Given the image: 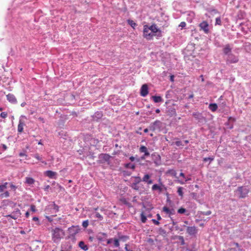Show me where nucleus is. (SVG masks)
<instances>
[{
  "instance_id": "nucleus-47",
  "label": "nucleus",
  "mask_w": 251,
  "mask_h": 251,
  "mask_svg": "<svg viewBox=\"0 0 251 251\" xmlns=\"http://www.w3.org/2000/svg\"><path fill=\"white\" fill-rule=\"evenodd\" d=\"M142 181L141 178L139 176L136 177V183H139L140 181Z\"/></svg>"
},
{
  "instance_id": "nucleus-35",
  "label": "nucleus",
  "mask_w": 251,
  "mask_h": 251,
  "mask_svg": "<svg viewBox=\"0 0 251 251\" xmlns=\"http://www.w3.org/2000/svg\"><path fill=\"white\" fill-rule=\"evenodd\" d=\"M128 23L132 27H134L136 24H135V23H134L133 21L132 20H128Z\"/></svg>"
},
{
  "instance_id": "nucleus-54",
  "label": "nucleus",
  "mask_w": 251,
  "mask_h": 251,
  "mask_svg": "<svg viewBox=\"0 0 251 251\" xmlns=\"http://www.w3.org/2000/svg\"><path fill=\"white\" fill-rule=\"evenodd\" d=\"M2 147L3 149V150H6L7 149V147L5 145V144H2Z\"/></svg>"
},
{
  "instance_id": "nucleus-40",
  "label": "nucleus",
  "mask_w": 251,
  "mask_h": 251,
  "mask_svg": "<svg viewBox=\"0 0 251 251\" xmlns=\"http://www.w3.org/2000/svg\"><path fill=\"white\" fill-rule=\"evenodd\" d=\"M34 157H35L36 159H37V160H39V161H41L42 160V157H41L40 156V155H39V154H35L33 155Z\"/></svg>"
},
{
  "instance_id": "nucleus-2",
  "label": "nucleus",
  "mask_w": 251,
  "mask_h": 251,
  "mask_svg": "<svg viewBox=\"0 0 251 251\" xmlns=\"http://www.w3.org/2000/svg\"><path fill=\"white\" fill-rule=\"evenodd\" d=\"M249 189L246 187H239L235 191V195L238 196L240 198H244L246 197L249 193Z\"/></svg>"
},
{
  "instance_id": "nucleus-42",
  "label": "nucleus",
  "mask_w": 251,
  "mask_h": 251,
  "mask_svg": "<svg viewBox=\"0 0 251 251\" xmlns=\"http://www.w3.org/2000/svg\"><path fill=\"white\" fill-rule=\"evenodd\" d=\"M30 210L33 212H35L36 211V207L34 205H31L30 206Z\"/></svg>"
},
{
  "instance_id": "nucleus-41",
  "label": "nucleus",
  "mask_w": 251,
  "mask_h": 251,
  "mask_svg": "<svg viewBox=\"0 0 251 251\" xmlns=\"http://www.w3.org/2000/svg\"><path fill=\"white\" fill-rule=\"evenodd\" d=\"M213 160H214L213 157H206V158H204L203 159L204 161H205V162H207L208 161H212Z\"/></svg>"
},
{
  "instance_id": "nucleus-16",
  "label": "nucleus",
  "mask_w": 251,
  "mask_h": 251,
  "mask_svg": "<svg viewBox=\"0 0 251 251\" xmlns=\"http://www.w3.org/2000/svg\"><path fill=\"white\" fill-rule=\"evenodd\" d=\"M7 100L11 103H17V100L15 96L12 94H8L6 95Z\"/></svg>"
},
{
  "instance_id": "nucleus-8",
  "label": "nucleus",
  "mask_w": 251,
  "mask_h": 251,
  "mask_svg": "<svg viewBox=\"0 0 251 251\" xmlns=\"http://www.w3.org/2000/svg\"><path fill=\"white\" fill-rule=\"evenodd\" d=\"M23 118L26 119V117L24 115H22L20 117L19 124L18 126V131L19 132H22L23 131L24 126L25 125V121L22 120Z\"/></svg>"
},
{
  "instance_id": "nucleus-24",
  "label": "nucleus",
  "mask_w": 251,
  "mask_h": 251,
  "mask_svg": "<svg viewBox=\"0 0 251 251\" xmlns=\"http://www.w3.org/2000/svg\"><path fill=\"white\" fill-rule=\"evenodd\" d=\"M152 99L155 102H160L163 101V99L160 96H153Z\"/></svg>"
},
{
  "instance_id": "nucleus-50",
  "label": "nucleus",
  "mask_w": 251,
  "mask_h": 251,
  "mask_svg": "<svg viewBox=\"0 0 251 251\" xmlns=\"http://www.w3.org/2000/svg\"><path fill=\"white\" fill-rule=\"evenodd\" d=\"M179 239L182 240L181 244L182 245H184V239H183V237H182V236H180L179 237Z\"/></svg>"
},
{
  "instance_id": "nucleus-60",
  "label": "nucleus",
  "mask_w": 251,
  "mask_h": 251,
  "mask_svg": "<svg viewBox=\"0 0 251 251\" xmlns=\"http://www.w3.org/2000/svg\"><path fill=\"white\" fill-rule=\"evenodd\" d=\"M185 182H187V181L191 180V178L190 177H187L186 178H185Z\"/></svg>"
},
{
  "instance_id": "nucleus-9",
  "label": "nucleus",
  "mask_w": 251,
  "mask_h": 251,
  "mask_svg": "<svg viewBox=\"0 0 251 251\" xmlns=\"http://www.w3.org/2000/svg\"><path fill=\"white\" fill-rule=\"evenodd\" d=\"M161 122L159 121H156L152 124H151L149 126V129L152 131L159 129L160 127Z\"/></svg>"
},
{
  "instance_id": "nucleus-14",
  "label": "nucleus",
  "mask_w": 251,
  "mask_h": 251,
  "mask_svg": "<svg viewBox=\"0 0 251 251\" xmlns=\"http://www.w3.org/2000/svg\"><path fill=\"white\" fill-rule=\"evenodd\" d=\"M151 176L149 174H146L144 175L142 179V181L148 184H152L153 181L151 179Z\"/></svg>"
},
{
  "instance_id": "nucleus-43",
  "label": "nucleus",
  "mask_w": 251,
  "mask_h": 251,
  "mask_svg": "<svg viewBox=\"0 0 251 251\" xmlns=\"http://www.w3.org/2000/svg\"><path fill=\"white\" fill-rule=\"evenodd\" d=\"M185 26H186V23L184 22H181L179 25V26L181 27V28H183V27H185Z\"/></svg>"
},
{
  "instance_id": "nucleus-27",
  "label": "nucleus",
  "mask_w": 251,
  "mask_h": 251,
  "mask_svg": "<svg viewBox=\"0 0 251 251\" xmlns=\"http://www.w3.org/2000/svg\"><path fill=\"white\" fill-rule=\"evenodd\" d=\"M125 166L127 168L131 169L132 170H134L135 167V165L131 163H126L125 164Z\"/></svg>"
},
{
  "instance_id": "nucleus-39",
  "label": "nucleus",
  "mask_w": 251,
  "mask_h": 251,
  "mask_svg": "<svg viewBox=\"0 0 251 251\" xmlns=\"http://www.w3.org/2000/svg\"><path fill=\"white\" fill-rule=\"evenodd\" d=\"M7 113L5 112H1L0 115V117L2 118H5L7 117Z\"/></svg>"
},
{
  "instance_id": "nucleus-18",
  "label": "nucleus",
  "mask_w": 251,
  "mask_h": 251,
  "mask_svg": "<svg viewBox=\"0 0 251 251\" xmlns=\"http://www.w3.org/2000/svg\"><path fill=\"white\" fill-rule=\"evenodd\" d=\"M139 151L140 152H143V153H144V156H149L150 155V153L148 151V150L147 149V148L144 146H142L140 149H139Z\"/></svg>"
},
{
  "instance_id": "nucleus-23",
  "label": "nucleus",
  "mask_w": 251,
  "mask_h": 251,
  "mask_svg": "<svg viewBox=\"0 0 251 251\" xmlns=\"http://www.w3.org/2000/svg\"><path fill=\"white\" fill-rule=\"evenodd\" d=\"M208 107L211 111L215 112L217 110L218 106L216 103H210Z\"/></svg>"
},
{
  "instance_id": "nucleus-20",
  "label": "nucleus",
  "mask_w": 251,
  "mask_h": 251,
  "mask_svg": "<svg viewBox=\"0 0 251 251\" xmlns=\"http://www.w3.org/2000/svg\"><path fill=\"white\" fill-rule=\"evenodd\" d=\"M232 48L230 47V45L229 44L226 45L223 49L224 53L225 54H229V53H230L231 51Z\"/></svg>"
},
{
  "instance_id": "nucleus-32",
  "label": "nucleus",
  "mask_w": 251,
  "mask_h": 251,
  "mask_svg": "<svg viewBox=\"0 0 251 251\" xmlns=\"http://www.w3.org/2000/svg\"><path fill=\"white\" fill-rule=\"evenodd\" d=\"M221 20L220 17H217L216 18V23L215 25H221Z\"/></svg>"
},
{
  "instance_id": "nucleus-38",
  "label": "nucleus",
  "mask_w": 251,
  "mask_h": 251,
  "mask_svg": "<svg viewBox=\"0 0 251 251\" xmlns=\"http://www.w3.org/2000/svg\"><path fill=\"white\" fill-rule=\"evenodd\" d=\"M53 209L55 210V212H57L59 210V206L55 204L54 203L52 204Z\"/></svg>"
},
{
  "instance_id": "nucleus-26",
  "label": "nucleus",
  "mask_w": 251,
  "mask_h": 251,
  "mask_svg": "<svg viewBox=\"0 0 251 251\" xmlns=\"http://www.w3.org/2000/svg\"><path fill=\"white\" fill-rule=\"evenodd\" d=\"M7 182H5L2 185H0V192L4 191V189H5L7 188Z\"/></svg>"
},
{
  "instance_id": "nucleus-7",
  "label": "nucleus",
  "mask_w": 251,
  "mask_h": 251,
  "mask_svg": "<svg viewBox=\"0 0 251 251\" xmlns=\"http://www.w3.org/2000/svg\"><path fill=\"white\" fill-rule=\"evenodd\" d=\"M80 229L78 226H72L68 228V232L71 236H74L79 231Z\"/></svg>"
},
{
  "instance_id": "nucleus-30",
  "label": "nucleus",
  "mask_w": 251,
  "mask_h": 251,
  "mask_svg": "<svg viewBox=\"0 0 251 251\" xmlns=\"http://www.w3.org/2000/svg\"><path fill=\"white\" fill-rule=\"evenodd\" d=\"M9 196V193L8 191H6L3 194H1L0 195V197L1 198H7Z\"/></svg>"
},
{
  "instance_id": "nucleus-48",
  "label": "nucleus",
  "mask_w": 251,
  "mask_h": 251,
  "mask_svg": "<svg viewBox=\"0 0 251 251\" xmlns=\"http://www.w3.org/2000/svg\"><path fill=\"white\" fill-rule=\"evenodd\" d=\"M10 187L12 189H13L14 190H15L16 189V187L12 184H10Z\"/></svg>"
},
{
  "instance_id": "nucleus-25",
  "label": "nucleus",
  "mask_w": 251,
  "mask_h": 251,
  "mask_svg": "<svg viewBox=\"0 0 251 251\" xmlns=\"http://www.w3.org/2000/svg\"><path fill=\"white\" fill-rule=\"evenodd\" d=\"M141 220L143 223H145L147 220V216L145 215L144 212H142L140 215Z\"/></svg>"
},
{
  "instance_id": "nucleus-34",
  "label": "nucleus",
  "mask_w": 251,
  "mask_h": 251,
  "mask_svg": "<svg viewBox=\"0 0 251 251\" xmlns=\"http://www.w3.org/2000/svg\"><path fill=\"white\" fill-rule=\"evenodd\" d=\"M137 184L138 183L136 182L132 183L131 185V187L134 189L138 190L139 187L138 186Z\"/></svg>"
},
{
  "instance_id": "nucleus-19",
  "label": "nucleus",
  "mask_w": 251,
  "mask_h": 251,
  "mask_svg": "<svg viewBox=\"0 0 251 251\" xmlns=\"http://www.w3.org/2000/svg\"><path fill=\"white\" fill-rule=\"evenodd\" d=\"M35 182V180L30 177H25V183L28 184L29 186H32Z\"/></svg>"
},
{
  "instance_id": "nucleus-56",
  "label": "nucleus",
  "mask_w": 251,
  "mask_h": 251,
  "mask_svg": "<svg viewBox=\"0 0 251 251\" xmlns=\"http://www.w3.org/2000/svg\"><path fill=\"white\" fill-rule=\"evenodd\" d=\"M129 159L131 161H133L135 160V157L133 156H131L129 157Z\"/></svg>"
},
{
  "instance_id": "nucleus-31",
  "label": "nucleus",
  "mask_w": 251,
  "mask_h": 251,
  "mask_svg": "<svg viewBox=\"0 0 251 251\" xmlns=\"http://www.w3.org/2000/svg\"><path fill=\"white\" fill-rule=\"evenodd\" d=\"M95 217L100 220H102L103 219L102 216L98 212H96L95 214Z\"/></svg>"
},
{
  "instance_id": "nucleus-15",
  "label": "nucleus",
  "mask_w": 251,
  "mask_h": 251,
  "mask_svg": "<svg viewBox=\"0 0 251 251\" xmlns=\"http://www.w3.org/2000/svg\"><path fill=\"white\" fill-rule=\"evenodd\" d=\"M163 211L165 212L166 214H168L169 217L171 215H174L175 214V210L173 208L170 209L167 206H164L163 207Z\"/></svg>"
},
{
  "instance_id": "nucleus-5",
  "label": "nucleus",
  "mask_w": 251,
  "mask_h": 251,
  "mask_svg": "<svg viewBox=\"0 0 251 251\" xmlns=\"http://www.w3.org/2000/svg\"><path fill=\"white\" fill-rule=\"evenodd\" d=\"M21 213L19 209H16L11 214L5 216L6 217H10L13 219L16 220L20 217Z\"/></svg>"
},
{
  "instance_id": "nucleus-21",
  "label": "nucleus",
  "mask_w": 251,
  "mask_h": 251,
  "mask_svg": "<svg viewBox=\"0 0 251 251\" xmlns=\"http://www.w3.org/2000/svg\"><path fill=\"white\" fill-rule=\"evenodd\" d=\"M78 246L80 248L85 251H86L88 250L87 246L85 244L83 241H80L78 244Z\"/></svg>"
},
{
  "instance_id": "nucleus-37",
  "label": "nucleus",
  "mask_w": 251,
  "mask_h": 251,
  "mask_svg": "<svg viewBox=\"0 0 251 251\" xmlns=\"http://www.w3.org/2000/svg\"><path fill=\"white\" fill-rule=\"evenodd\" d=\"M88 224L89 223L88 220L84 221L82 223L83 227L84 228L87 227L88 226Z\"/></svg>"
},
{
  "instance_id": "nucleus-49",
  "label": "nucleus",
  "mask_w": 251,
  "mask_h": 251,
  "mask_svg": "<svg viewBox=\"0 0 251 251\" xmlns=\"http://www.w3.org/2000/svg\"><path fill=\"white\" fill-rule=\"evenodd\" d=\"M50 185H47L45 186V188H44L45 191H48V190L50 188Z\"/></svg>"
},
{
  "instance_id": "nucleus-51",
  "label": "nucleus",
  "mask_w": 251,
  "mask_h": 251,
  "mask_svg": "<svg viewBox=\"0 0 251 251\" xmlns=\"http://www.w3.org/2000/svg\"><path fill=\"white\" fill-rule=\"evenodd\" d=\"M156 216H157V220L158 221H159L161 219V216H160V215L159 214H157L156 215Z\"/></svg>"
},
{
  "instance_id": "nucleus-4",
  "label": "nucleus",
  "mask_w": 251,
  "mask_h": 251,
  "mask_svg": "<svg viewBox=\"0 0 251 251\" xmlns=\"http://www.w3.org/2000/svg\"><path fill=\"white\" fill-rule=\"evenodd\" d=\"M151 33L152 32L150 30L149 26L147 25H144L143 30L144 37L148 40H150L153 37Z\"/></svg>"
},
{
  "instance_id": "nucleus-53",
  "label": "nucleus",
  "mask_w": 251,
  "mask_h": 251,
  "mask_svg": "<svg viewBox=\"0 0 251 251\" xmlns=\"http://www.w3.org/2000/svg\"><path fill=\"white\" fill-rule=\"evenodd\" d=\"M127 237L126 236H121V237H120V239H123L124 240H126V239H127Z\"/></svg>"
},
{
  "instance_id": "nucleus-3",
  "label": "nucleus",
  "mask_w": 251,
  "mask_h": 251,
  "mask_svg": "<svg viewBox=\"0 0 251 251\" xmlns=\"http://www.w3.org/2000/svg\"><path fill=\"white\" fill-rule=\"evenodd\" d=\"M150 30L151 31L152 34L153 36H157L160 37L162 36L161 30L158 28L157 26L155 25H152L150 26H149Z\"/></svg>"
},
{
  "instance_id": "nucleus-22",
  "label": "nucleus",
  "mask_w": 251,
  "mask_h": 251,
  "mask_svg": "<svg viewBox=\"0 0 251 251\" xmlns=\"http://www.w3.org/2000/svg\"><path fill=\"white\" fill-rule=\"evenodd\" d=\"M151 190L153 191H158L159 192H161L162 190V188L160 186L157 184H155L152 185L151 187Z\"/></svg>"
},
{
  "instance_id": "nucleus-62",
  "label": "nucleus",
  "mask_w": 251,
  "mask_h": 251,
  "mask_svg": "<svg viewBox=\"0 0 251 251\" xmlns=\"http://www.w3.org/2000/svg\"><path fill=\"white\" fill-rule=\"evenodd\" d=\"M19 155H20V156H25V153H22V152H21V153H20V154H19Z\"/></svg>"
},
{
  "instance_id": "nucleus-57",
  "label": "nucleus",
  "mask_w": 251,
  "mask_h": 251,
  "mask_svg": "<svg viewBox=\"0 0 251 251\" xmlns=\"http://www.w3.org/2000/svg\"><path fill=\"white\" fill-rule=\"evenodd\" d=\"M29 216V212L28 211H27L26 213H25V217L26 218H28Z\"/></svg>"
},
{
  "instance_id": "nucleus-59",
  "label": "nucleus",
  "mask_w": 251,
  "mask_h": 251,
  "mask_svg": "<svg viewBox=\"0 0 251 251\" xmlns=\"http://www.w3.org/2000/svg\"><path fill=\"white\" fill-rule=\"evenodd\" d=\"M25 104H26V103L24 102L21 103V106L22 107H24L25 105Z\"/></svg>"
},
{
  "instance_id": "nucleus-36",
  "label": "nucleus",
  "mask_w": 251,
  "mask_h": 251,
  "mask_svg": "<svg viewBox=\"0 0 251 251\" xmlns=\"http://www.w3.org/2000/svg\"><path fill=\"white\" fill-rule=\"evenodd\" d=\"M114 245L116 247H118L120 245L118 239H114Z\"/></svg>"
},
{
  "instance_id": "nucleus-63",
  "label": "nucleus",
  "mask_w": 251,
  "mask_h": 251,
  "mask_svg": "<svg viewBox=\"0 0 251 251\" xmlns=\"http://www.w3.org/2000/svg\"><path fill=\"white\" fill-rule=\"evenodd\" d=\"M42 163H43L44 165H47V163L45 161H42V160L41 161Z\"/></svg>"
},
{
  "instance_id": "nucleus-46",
  "label": "nucleus",
  "mask_w": 251,
  "mask_h": 251,
  "mask_svg": "<svg viewBox=\"0 0 251 251\" xmlns=\"http://www.w3.org/2000/svg\"><path fill=\"white\" fill-rule=\"evenodd\" d=\"M211 214V211H206V212H202V214L203 215H206V216L209 215Z\"/></svg>"
},
{
  "instance_id": "nucleus-12",
  "label": "nucleus",
  "mask_w": 251,
  "mask_h": 251,
  "mask_svg": "<svg viewBox=\"0 0 251 251\" xmlns=\"http://www.w3.org/2000/svg\"><path fill=\"white\" fill-rule=\"evenodd\" d=\"M200 27L204 33H207L209 32V25L207 22L203 21L200 24Z\"/></svg>"
},
{
  "instance_id": "nucleus-29",
  "label": "nucleus",
  "mask_w": 251,
  "mask_h": 251,
  "mask_svg": "<svg viewBox=\"0 0 251 251\" xmlns=\"http://www.w3.org/2000/svg\"><path fill=\"white\" fill-rule=\"evenodd\" d=\"M168 113L169 115H170L171 116H172L173 115H176V110L174 108H171L168 110Z\"/></svg>"
},
{
  "instance_id": "nucleus-64",
  "label": "nucleus",
  "mask_w": 251,
  "mask_h": 251,
  "mask_svg": "<svg viewBox=\"0 0 251 251\" xmlns=\"http://www.w3.org/2000/svg\"><path fill=\"white\" fill-rule=\"evenodd\" d=\"M160 110H159V109H156L155 110V112H156V113H159L160 112Z\"/></svg>"
},
{
  "instance_id": "nucleus-28",
  "label": "nucleus",
  "mask_w": 251,
  "mask_h": 251,
  "mask_svg": "<svg viewBox=\"0 0 251 251\" xmlns=\"http://www.w3.org/2000/svg\"><path fill=\"white\" fill-rule=\"evenodd\" d=\"M177 193L178 195L181 197H183V188L182 187H178L177 188Z\"/></svg>"
},
{
  "instance_id": "nucleus-44",
  "label": "nucleus",
  "mask_w": 251,
  "mask_h": 251,
  "mask_svg": "<svg viewBox=\"0 0 251 251\" xmlns=\"http://www.w3.org/2000/svg\"><path fill=\"white\" fill-rule=\"evenodd\" d=\"M175 145H176L178 147H179L180 146L182 145V142L180 141H177L175 142Z\"/></svg>"
},
{
  "instance_id": "nucleus-1",
  "label": "nucleus",
  "mask_w": 251,
  "mask_h": 251,
  "mask_svg": "<svg viewBox=\"0 0 251 251\" xmlns=\"http://www.w3.org/2000/svg\"><path fill=\"white\" fill-rule=\"evenodd\" d=\"M51 235L52 241L58 243L65 236V232L60 228L55 227L51 230Z\"/></svg>"
},
{
  "instance_id": "nucleus-6",
  "label": "nucleus",
  "mask_w": 251,
  "mask_h": 251,
  "mask_svg": "<svg viewBox=\"0 0 251 251\" xmlns=\"http://www.w3.org/2000/svg\"><path fill=\"white\" fill-rule=\"evenodd\" d=\"M198 231V229L195 226H187L186 228L187 233L191 236H195Z\"/></svg>"
},
{
  "instance_id": "nucleus-11",
  "label": "nucleus",
  "mask_w": 251,
  "mask_h": 251,
  "mask_svg": "<svg viewBox=\"0 0 251 251\" xmlns=\"http://www.w3.org/2000/svg\"><path fill=\"white\" fill-rule=\"evenodd\" d=\"M149 93L148 87L146 84H143L140 90V95L142 97H146Z\"/></svg>"
},
{
  "instance_id": "nucleus-33",
  "label": "nucleus",
  "mask_w": 251,
  "mask_h": 251,
  "mask_svg": "<svg viewBox=\"0 0 251 251\" xmlns=\"http://www.w3.org/2000/svg\"><path fill=\"white\" fill-rule=\"evenodd\" d=\"M186 210L185 208H180L178 210L177 212L179 214H183L186 212Z\"/></svg>"
},
{
  "instance_id": "nucleus-45",
  "label": "nucleus",
  "mask_w": 251,
  "mask_h": 251,
  "mask_svg": "<svg viewBox=\"0 0 251 251\" xmlns=\"http://www.w3.org/2000/svg\"><path fill=\"white\" fill-rule=\"evenodd\" d=\"M152 222L155 225H159L160 223L158 220H156L155 219H152Z\"/></svg>"
},
{
  "instance_id": "nucleus-17",
  "label": "nucleus",
  "mask_w": 251,
  "mask_h": 251,
  "mask_svg": "<svg viewBox=\"0 0 251 251\" xmlns=\"http://www.w3.org/2000/svg\"><path fill=\"white\" fill-rule=\"evenodd\" d=\"M110 158L111 156L106 153H102L99 155V158L104 161H108Z\"/></svg>"
},
{
  "instance_id": "nucleus-10",
  "label": "nucleus",
  "mask_w": 251,
  "mask_h": 251,
  "mask_svg": "<svg viewBox=\"0 0 251 251\" xmlns=\"http://www.w3.org/2000/svg\"><path fill=\"white\" fill-rule=\"evenodd\" d=\"M238 61V58L233 54H229L227 58V62L229 63H235Z\"/></svg>"
},
{
  "instance_id": "nucleus-61",
  "label": "nucleus",
  "mask_w": 251,
  "mask_h": 251,
  "mask_svg": "<svg viewBox=\"0 0 251 251\" xmlns=\"http://www.w3.org/2000/svg\"><path fill=\"white\" fill-rule=\"evenodd\" d=\"M127 245H126V247H125V250H126V251H129L130 250V249H128V248H127Z\"/></svg>"
},
{
  "instance_id": "nucleus-13",
  "label": "nucleus",
  "mask_w": 251,
  "mask_h": 251,
  "mask_svg": "<svg viewBox=\"0 0 251 251\" xmlns=\"http://www.w3.org/2000/svg\"><path fill=\"white\" fill-rule=\"evenodd\" d=\"M44 175L50 178L55 179L57 176V173L52 171H47L44 172Z\"/></svg>"
},
{
  "instance_id": "nucleus-55",
  "label": "nucleus",
  "mask_w": 251,
  "mask_h": 251,
  "mask_svg": "<svg viewBox=\"0 0 251 251\" xmlns=\"http://www.w3.org/2000/svg\"><path fill=\"white\" fill-rule=\"evenodd\" d=\"M32 219L34 221H38L39 220L38 218L37 217H34Z\"/></svg>"
},
{
  "instance_id": "nucleus-58",
  "label": "nucleus",
  "mask_w": 251,
  "mask_h": 251,
  "mask_svg": "<svg viewBox=\"0 0 251 251\" xmlns=\"http://www.w3.org/2000/svg\"><path fill=\"white\" fill-rule=\"evenodd\" d=\"M180 176L184 178H185V176L184 174L183 173H181L180 174Z\"/></svg>"
},
{
  "instance_id": "nucleus-52",
  "label": "nucleus",
  "mask_w": 251,
  "mask_h": 251,
  "mask_svg": "<svg viewBox=\"0 0 251 251\" xmlns=\"http://www.w3.org/2000/svg\"><path fill=\"white\" fill-rule=\"evenodd\" d=\"M178 182L179 183H180L181 184H184L185 183V181H184L181 180H178Z\"/></svg>"
}]
</instances>
